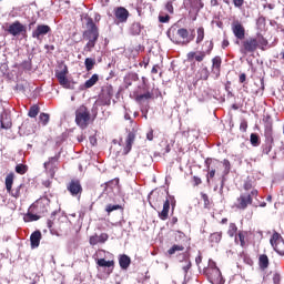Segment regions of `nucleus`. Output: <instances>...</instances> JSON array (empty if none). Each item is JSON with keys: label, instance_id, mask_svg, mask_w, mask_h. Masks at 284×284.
<instances>
[{"label": "nucleus", "instance_id": "c9c22d12", "mask_svg": "<svg viewBox=\"0 0 284 284\" xmlns=\"http://www.w3.org/2000/svg\"><path fill=\"white\" fill-rule=\"evenodd\" d=\"M94 65H97V60L94 58H85L84 67L87 72L94 70Z\"/></svg>", "mask_w": 284, "mask_h": 284}, {"label": "nucleus", "instance_id": "4468645a", "mask_svg": "<svg viewBox=\"0 0 284 284\" xmlns=\"http://www.w3.org/2000/svg\"><path fill=\"white\" fill-rule=\"evenodd\" d=\"M52 32V28L48 24H38L37 28L32 31V39H37V41H42L43 37L50 34Z\"/></svg>", "mask_w": 284, "mask_h": 284}, {"label": "nucleus", "instance_id": "cd10ccee", "mask_svg": "<svg viewBox=\"0 0 284 284\" xmlns=\"http://www.w3.org/2000/svg\"><path fill=\"white\" fill-rule=\"evenodd\" d=\"M256 42H257V48H260V50H267V45L270 44V42L267 41V39H265V37H263V34L258 33L257 38H256Z\"/></svg>", "mask_w": 284, "mask_h": 284}, {"label": "nucleus", "instance_id": "0e129e2a", "mask_svg": "<svg viewBox=\"0 0 284 284\" xmlns=\"http://www.w3.org/2000/svg\"><path fill=\"white\" fill-rule=\"evenodd\" d=\"M60 85H62V88H65L69 83H70V80L68 79V75L64 77V78H60L58 79Z\"/></svg>", "mask_w": 284, "mask_h": 284}, {"label": "nucleus", "instance_id": "338daca9", "mask_svg": "<svg viewBox=\"0 0 284 284\" xmlns=\"http://www.w3.org/2000/svg\"><path fill=\"white\" fill-rule=\"evenodd\" d=\"M206 53L204 51H200L197 55H195V61H197L199 63H201V61H203V59H205Z\"/></svg>", "mask_w": 284, "mask_h": 284}, {"label": "nucleus", "instance_id": "72a5a7b5", "mask_svg": "<svg viewBox=\"0 0 284 284\" xmlns=\"http://www.w3.org/2000/svg\"><path fill=\"white\" fill-rule=\"evenodd\" d=\"M183 250H185V246L179 245V244H174L172 247H170L168 250L166 256H174V254H176V252H183Z\"/></svg>", "mask_w": 284, "mask_h": 284}, {"label": "nucleus", "instance_id": "4be33fe9", "mask_svg": "<svg viewBox=\"0 0 284 284\" xmlns=\"http://www.w3.org/2000/svg\"><path fill=\"white\" fill-rule=\"evenodd\" d=\"M119 265L121 270H128L130 265H132V258L130 255L126 254H120L119 255Z\"/></svg>", "mask_w": 284, "mask_h": 284}, {"label": "nucleus", "instance_id": "ddd939ff", "mask_svg": "<svg viewBox=\"0 0 284 284\" xmlns=\"http://www.w3.org/2000/svg\"><path fill=\"white\" fill-rule=\"evenodd\" d=\"M203 274L206 276L207 281L212 284H225V278H223L221 268H214V270L207 271Z\"/></svg>", "mask_w": 284, "mask_h": 284}, {"label": "nucleus", "instance_id": "423d86ee", "mask_svg": "<svg viewBox=\"0 0 284 284\" xmlns=\"http://www.w3.org/2000/svg\"><path fill=\"white\" fill-rule=\"evenodd\" d=\"M170 205L172 207V214L174 213V209L176 207V199L174 195H170V192L166 191V199L163 203L162 211H158V216L161 221H168L170 216Z\"/></svg>", "mask_w": 284, "mask_h": 284}, {"label": "nucleus", "instance_id": "69168bd1", "mask_svg": "<svg viewBox=\"0 0 284 284\" xmlns=\"http://www.w3.org/2000/svg\"><path fill=\"white\" fill-rule=\"evenodd\" d=\"M273 283H274V284H281V273L275 272V273L273 274Z\"/></svg>", "mask_w": 284, "mask_h": 284}, {"label": "nucleus", "instance_id": "aec40b11", "mask_svg": "<svg viewBox=\"0 0 284 284\" xmlns=\"http://www.w3.org/2000/svg\"><path fill=\"white\" fill-rule=\"evenodd\" d=\"M223 63V60L221 59V55H216L212 59V72L219 79L221 77V65Z\"/></svg>", "mask_w": 284, "mask_h": 284}, {"label": "nucleus", "instance_id": "7ed1b4c3", "mask_svg": "<svg viewBox=\"0 0 284 284\" xmlns=\"http://www.w3.org/2000/svg\"><path fill=\"white\" fill-rule=\"evenodd\" d=\"M166 37L174 43L175 45H183V41H186L187 37H190V31L185 28H180L179 24H173L166 31Z\"/></svg>", "mask_w": 284, "mask_h": 284}, {"label": "nucleus", "instance_id": "412c9836", "mask_svg": "<svg viewBox=\"0 0 284 284\" xmlns=\"http://www.w3.org/2000/svg\"><path fill=\"white\" fill-rule=\"evenodd\" d=\"M41 231L37 230L30 235L31 250H37L41 245Z\"/></svg>", "mask_w": 284, "mask_h": 284}, {"label": "nucleus", "instance_id": "6e6552de", "mask_svg": "<svg viewBox=\"0 0 284 284\" xmlns=\"http://www.w3.org/2000/svg\"><path fill=\"white\" fill-rule=\"evenodd\" d=\"M30 206L31 212L43 216V214H48V211L50 210V199H48V196L40 197Z\"/></svg>", "mask_w": 284, "mask_h": 284}, {"label": "nucleus", "instance_id": "b1692460", "mask_svg": "<svg viewBox=\"0 0 284 284\" xmlns=\"http://www.w3.org/2000/svg\"><path fill=\"white\" fill-rule=\"evenodd\" d=\"M99 83V74L94 73L89 80L84 82L83 85L80 87V90H90V88H94Z\"/></svg>", "mask_w": 284, "mask_h": 284}, {"label": "nucleus", "instance_id": "9b49d317", "mask_svg": "<svg viewBox=\"0 0 284 284\" xmlns=\"http://www.w3.org/2000/svg\"><path fill=\"white\" fill-rule=\"evenodd\" d=\"M183 6L185 10H190V13H194L193 21H196V17L203 8H205V3L203 0H183Z\"/></svg>", "mask_w": 284, "mask_h": 284}, {"label": "nucleus", "instance_id": "f03ea898", "mask_svg": "<svg viewBox=\"0 0 284 284\" xmlns=\"http://www.w3.org/2000/svg\"><path fill=\"white\" fill-rule=\"evenodd\" d=\"M264 143L261 145L262 154H270L274 148V122L272 115H266L264 119Z\"/></svg>", "mask_w": 284, "mask_h": 284}, {"label": "nucleus", "instance_id": "5701e85b", "mask_svg": "<svg viewBox=\"0 0 284 284\" xmlns=\"http://www.w3.org/2000/svg\"><path fill=\"white\" fill-rule=\"evenodd\" d=\"M204 165L207 171L219 170V168H221V161L213 159V158H206L204 161Z\"/></svg>", "mask_w": 284, "mask_h": 284}, {"label": "nucleus", "instance_id": "a18cd8bd", "mask_svg": "<svg viewBox=\"0 0 284 284\" xmlns=\"http://www.w3.org/2000/svg\"><path fill=\"white\" fill-rule=\"evenodd\" d=\"M203 48H206L203 52H205V54H211L212 53V50H214V42L211 40V41H205L204 44H203Z\"/></svg>", "mask_w": 284, "mask_h": 284}, {"label": "nucleus", "instance_id": "09e8293b", "mask_svg": "<svg viewBox=\"0 0 284 284\" xmlns=\"http://www.w3.org/2000/svg\"><path fill=\"white\" fill-rule=\"evenodd\" d=\"M16 172H17V174H21V175L26 174V172H28V165H26L23 163L17 164Z\"/></svg>", "mask_w": 284, "mask_h": 284}, {"label": "nucleus", "instance_id": "4c0bfd02", "mask_svg": "<svg viewBox=\"0 0 284 284\" xmlns=\"http://www.w3.org/2000/svg\"><path fill=\"white\" fill-rule=\"evenodd\" d=\"M274 252L280 256H284V240L278 241L276 244L273 245Z\"/></svg>", "mask_w": 284, "mask_h": 284}, {"label": "nucleus", "instance_id": "7c9ffc66", "mask_svg": "<svg viewBox=\"0 0 284 284\" xmlns=\"http://www.w3.org/2000/svg\"><path fill=\"white\" fill-rule=\"evenodd\" d=\"M258 265L260 270H267V267H270V257L265 254L260 255Z\"/></svg>", "mask_w": 284, "mask_h": 284}, {"label": "nucleus", "instance_id": "49530a36", "mask_svg": "<svg viewBox=\"0 0 284 284\" xmlns=\"http://www.w3.org/2000/svg\"><path fill=\"white\" fill-rule=\"evenodd\" d=\"M21 187H23V184L18 185L16 189H11V192H8V194H11L13 199H19L21 196Z\"/></svg>", "mask_w": 284, "mask_h": 284}, {"label": "nucleus", "instance_id": "4d7b16f0", "mask_svg": "<svg viewBox=\"0 0 284 284\" xmlns=\"http://www.w3.org/2000/svg\"><path fill=\"white\" fill-rule=\"evenodd\" d=\"M158 19L160 23H170V14L168 13H164V14L160 13Z\"/></svg>", "mask_w": 284, "mask_h": 284}, {"label": "nucleus", "instance_id": "e433bc0d", "mask_svg": "<svg viewBox=\"0 0 284 284\" xmlns=\"http://www.w3.org/2000/svg\"><path fill=\"white\" fill-rule=\"evenodd\" d=\"M40 110H41V108H39V104L31 105L29 109V112H28V116H30V119H37Z\"/></svg>", "mask_w": 284, "mask_h": 284}, {"label": "nucleus", "instance_id": "f3484780", "mask_svg": "<svg viewBox=\"0 0 284 284\" xmlns=\"http://www.w3.org/2000/svg\"><path fill=\"white\" fill-rule=\"evenodd\" d=\"M114 17L120 23H125L130 17V11L125 7H118L114 9Z\"/></svg>", "mask_w": 284, "mask_h": 284}, {"label": "nucleus", "instance_id": "20e7f679", "mask_svg": "<svg viewBox=\"0 0 284 284\" xmlns=\"http://www.w3.org/2000/svg\"><path fill=\"white\" fill-rule=\"evenodd\" d=\"M235 45L240 47L241 54H254L258 50V42L254 37L244 38L242 41L236 40Z\"/></svg>", "mask_w": 284, "mask_h": 284}, {"label": "nucleus", "instance_id": "774afa93", "mask_svg": "<svg viewBox=\"0 0 284 284\" xmlns=\"http://www.w3.org/2000/svg\"><path fill=\"white\" fill-rule=\"evenodd\" d=\"M240 131L241 132H247V122L246 120H242L240 123Z\"/></svg>", "mask_w": 284, "mask_h": 284}, {"label": "nucleus", "instance_id": "13d9d810", "mask_svg": "<svg viewBox=\"0 0 284 284\" xmlns=\"http://www.w3.org/2000/svg\"><path fill=\"white\" fill-rule=\"evenodd\" d=\"M237 231H239V227H236V224L231 223L229 226L227 234H229V236L232 237V236H234V234H236Z\"/></svg>", "mask_w": 284, "mask_h": 284}, {"label": "nucleus", "instance_id": "2eb2a0df", "mask_svg": "<svg viewBox=\"0 0 284 284\" xmlns=\"http://www.w3.org/2000/svg\"><path fill=\"white\" fill-rule=\"evenodd\" d=\"M232 32L237 41L241 42L245 40V27H243L241 22L236 21L232 23Z\"/></svg>", "mask_w": 284, "mask_h": 284}, {"label": "nucleus", "instance_id": "de8ad7c7", "mask_svg": "<svg viewBox=\"0 0 284 284\" xmlns=\"http://www.w3.org/2000/svg\"><path fill=\"white\" fill-rule=\"evenodd\" d=\"M266 26V19L263 16H260L256 20V28L257 30H264Z\"/></svg>", "mask_w": 284, "mask_h": 284}, {"label": "nucleus", "instance_id": "bb28decb", "mask_svg": "<svg viewBox=\"0 0 284 284\" xmlns=\"http://www.w3.org/2000/svg\"><path fill=\"white\" fill-rule=\"evenodd\" d=\"M31 88L32 87L30 82H28L27 80H23L22 82H19L16 84L14 90H17L18 92H22L24 94L27 90L29 91L32 90Z\"/></svg>", "mask_w": 284, "mask_h": 284}, {"label": "nucleus", "instance_id": "9d476101", "mask_svg": "<svg viewBox=\"0 0 284 284\" xmlns=\"http://www.w3.org/2000/svg\"><path fill=\"white\" fill-rule=\"evenodd\" d=\"M112 97H114V88L111 84L102 87L97 102L100 105H110L112 103Z\"/></svg>", "mask_w": 284, "mask_h": 284}, {"label": "nucleus", "instance_id": "bf43d9fd", "mask_svg": "<svg viewBox=\"0 0 284 284\" xmlns=\"http://www.w3.org/2000/svg\"><path fill=\"white\" fill-rule=\"evenodd\" d=\"M232 82L227 81L225 84V92L227 93L226 97L227 99H231L232 97H234V93H232Z\"/></svg>", "mask_w": 284, "mask_h": 284}, {"label": "nucleus", "instance_id": "37998d69", "mask_svg": "<svg viewBox=\"0 0 284 284\" xmlns=\"http://www.w3.org/2000/svg\"><path fill=\"white\" fill-rule=\"evenodd\" d=\"M227 174H230V169H224L223 175L221 179V185H220V194H223V187H225V181H227Z\"/></svg>", "mask_w": 284, "mask_h": 284}, {"label": "nucleus", "instance_id": "8fccbe9b", "mask_svg": "<svg viewBox=\"0 0 284 284\" xmlns=\"http://www.w3.org/2000/svg\"><path fill=\"white\" fill-rule=\"evenodd\" d=\"M281 240H283V236H281L278 232H274L271 240H270V243H271L272 247L274 245H276V243H278V241H281Z\"/></svg>", "mask_w": 284, "mask_h": 284}, {"label": "nucleus", "instance_id": "a878e982", "mask_svg": "<svg viewBox=\"0 0 284 284\" xmlns=\"http://www.w3.org/2000/svg\"><path fill=\"white\" fill-rule=\"evenodd\" d=\"M98 267H108L109 274L114 270V261H106L105 258L97 260Z\"/></svg>", "mask_w": 284, "mask_h": 284}, {"label": "nucleus", "instance_id": "6e6d98bb", "mask_svg": "<svg viewBox=\"0 0 284 284\" xmlns=\"http://www.w3.org/2000/svg\"><path fill=\"white\" fill-rule=\"evenodd\" d=\"M200 75H201L202 81H207V79H210V70H207V67H205L201 70Z\"/></svg>", "mask_w": 284, "mask_h": 284}, {"label": "nucleus", "instance_id": "473e14b6", "mask_svg": "<svg viewBox=\"0 0 284 284\" xmlns=\"http://www.w3.org/2000/svg\"><path fill=\"white\" fill-rule=\"evenodd\" d=\"M141 30H143V26H141L140 22H133L130 28L132 37H139V34H141Z\"/></svg>", "mask_w": 284, "mask_h": 284}, {"label": "nucleus", "instance_id": "a211bd4d", "mask_svg": "<svg viewBox=\"0 0 284 284\" xmlns=\"http://www.w3.org/2000/svg\"><path fill=\"white\" fill-rule=\"evenodd\" d=\"M103 189L102 194L110 195L114 190H119V179H113L109 182H105L104 184L101 185Z\"/></svg>", "mask_w": 284, "mask_h": 284}, {"label": "nucleus", "instance_id": "6ab92c4d", "mask_svg": "<svg viewBox=\"0 0 284 284\" xmlns=\"http://www.w3.org/2000/svg\"><path fill=\"white\" fill-rule=\"evenodd\" d=\"M253 199L252 194H241L237 199V209L247 210V205H252Z\"/></svg>", "mask_w": 284, "mask_h": 284}, {"label": "nucleus", "instance_id": "dca6fc26", "mask_svg": "<svg viewBox=\"0 0 284 284\" xmlns=\"http://www.w3.org/2000/svg\"><path fill=\"white\" fill-rule=\"evenodd\" d=\"M0 128L1 130H10L12 128V118L10 112L3 110L0 114Z\"/></svg>", "mask_w": 284, "mask_h": 284}, {"label": "nucleus", "instance_id": "052dcab7", "mask_svg": "<svg viewBox=\"0 0 284 284\" xmlns=\"http://www.w3.org/2000/svg\"><path fill=\"white\" fill-rule=\"evenodd\" d=\"M134 139H136V134L132 131H130L126 135V140L125 142L126 143H131V144H134Z\"/></svg>", "mask_w": 284, "mask_h": 284}, {"label": "nucleus", "instance_id": "a19ab883", "mask_svg": "<svg viewBox=\"0 0 284 284\" xmlns=\"http://www.w3.org/2000/svg\"><path fill=\"white\" fill-rule=\"evenodd\" d=\"M221 239H223L222 233L215 232L210 235L209 241L210 243H221Z\"/></svg>", "mask_w": 284, "mask_h": 284}, {"label": "nucleus", "instance_id": "2f4dec72", "mask_svg": "<svg viewBox=\"0 0 284 284\" xmlns=\"http://www.w3.org/2000/svg\"><path fill=\"white\" fill-rule=\"evenodd\" d=\"M6 190L7 192H12V185H14V173H9L7 176H6Z\"/></svg>", "mask_w": 284, "mask_h": 284}, {"label": "nucleus", "instance_id": "393cba45", "mask_svg": "<svg viewBox=\"0 0 284 284\" xmlns=\"http://www.w3.org/2000/svg\"><path fill=\"white\" fill-rule=\"evenodd\" d=\"M41 219V215L39 213L32 212L31 206L29 207L27 214L23 216L24 223H32L34 221H39Z\"/></svg>", "mask_w": 284, "mask_h": 284}, {"label": "nucleus", "instance_id": "f257e3e1", "mask_svg": "<svg viewBox=\"0 0 284 284\" xmlns=\"http://www.w3.org/2000/svg\"><path fill=\"white\" fill-rule=\"evenodd\" d=\"M85 28L87 30L82 33L83 40L87 41L84 52H92L97 47V43H99V27L94 22V19L89 17L87 18Z\"/></svg>", "mask_w": 284, "mask_h": 284}, {"label": "nucleus", "instance_id": "ea45409f", "mask_svg": "<svg viewBox=\"0 0 284 284\" xmlns=\"http://www.w3.org/2000/svg\"><path fill=\"white\" fill-rule=\"evenodd\" d=\"M203 39H205V29L203 27L197 28V37L195 43L199 45L203 43Z\"/></svg>", "mask_w": 284, "mask_h": 284}, {"label": "nucleus", "instance_id": "f704fd0d", "mask_svg": "<svg viewBox=\"0 0 284 284\" xmlns=\"http://www.w3.org/2000/svg\"><path fill=\"white\" fill-rule=\"evenodd\" d=\"M250 143L253 148H258L261 145V135L258 133H251Z\"/></svg>", "mask_w": 284, "mask_h": 284}, {"label": "nucleus", "instance_id": "58836bf2", "mask_svg": "<svg viewBox=\"0 0 284 284\" xmlns=\"http://www.w3.org/2000/svg\"><path fill=\"white\" fill-rule=\"evenodd\" d=\"M20 68H22V70H26L27 72H31V70H32V55H29L28 60L22 61V63H20Z\"/></svg>", "mask_w": 284, "mask_h": 284}, {"label": "nucleus", "instance_id": "39448f33", "mask_svg": "<svg viewBox=\"0 0 284 284\" xmlns=\"http://www.w3.org/2000/svg\"><path fill=\"white\" fill-rule=\"evenodd\" d=\"M90 119H92V115L90 113V110H88V106L82 104L75 110V123L82 130H85V128H88Z\"/></svg>", "mask_w": 284, "mask_h": 284}, {"label": "nucleus", "instance_id": "c756f323", "mask_svg": "<svg viewBox=\"0 0 284 284\" xmlns=\"http://www.w3.org/2000/svg\"><path fill=\"white\" fill-rule=\"evenodd\" d=\"M139 80V74L135 72H129L125 77H124V84L126 85V88H130V85H132L133 81H138Z\"/></svg>", "mask_w": 284, "mask_h": 284}, {"label": "nucleus", "instance_id": "603ef678", "mask_svg": "<svg viewBox=\"0 0 284 284\" xmlns=\"http://www.w3.org/2000/svg\"><path fill=\"white\" fill-rule=\"evenodd\" d=\"M178 261L180 263H187V261H190V253L184 252L178 255Z\"/></svg>", "mask_w": 284, "mask_h": 284}, {"label": "nucleus", "instance_id": "5fc2aeb1", "mask_svg": "<svg viewBox=\"0 0 284 284\" xmlns=\"http://www.w3.org/2000/svg\"><path fill=\"white\" fill-rule=\"evenodd\" d=\"M190 270H192V261H187L186 265L182 266V271L184 273V281L185 278H187V273L190 272Z\"/></svg>", "mask_w": 284, "mask_h": 284}, {"label": "nucleus", "instance_id": "79ce46f5", "mask_svg": "<svg viewBox=\"0 0 284 284\" xmlns=\"http://www.w3.org/2000/svg\"><path fill=\"white\" fill-rule=\"evenodd\" d=\"M116 210H123V206L121 204H108L105 206L108 214H112V212H116Z\"/></svg>", "mask_w": 284, "mask_h": 284}, {"label": "nucleus", "instance_id": "0eeeda50", "mask_svg": "<svg viewBox=\"0 0 284 284\" xmlns=\"http://www.w3.org/2000/svg\"><path fill=\"white\" fill-rule=\"evenodd\" d=\"M165 194H168V192L158 190L151 191L148 195L150 206L153 210H161V205H163V201H165Z\"/></svg>", "mask_w": 284, "mask_h": 284}, {"label": "nucleus", "instance_id": "864d4df0", "mask_svg": "<svg viewBox=\"0 0 284 284\" xmlns=\"http://www.w3.org/2000/svg\"><path fill=\"white\" fill-rule=\"evenodd\" d=\"M98 101L94 102V104L92 105V109H91V116H92V120L94 121V119H97L98 114H99V105H98Z\"/></svg>", "mask_w": 284, "mask_h": 284}, {"label": "nucleus", "instance_id": "f8f14e48", "mask_svg": "<svg viewBox=\"0 0 284 284\" xmlns=\"http://www.w3.org/2000/svg\"><path fill=\"white\" fill-rule=\"evenodd\" d=\"M68 192L74 197L81 200V194H83V186L81 185V180L73 179L67 185Z\"/></svg>", "mask_w": 284, "mask_h": 284}, {"label": "nucleus", "instance_id": "e2e57ef3", "mask_svg": "<svg viewBox=\"0 0 284 284\" xmlns=\"http://www.w3.org/2000/svg\"><path fill=\"white\" fill-rule=\"evenodd\" d=\"M108 239H110L108 233H102V234L98 235L99 243H105V241H108Z\"/></svg>", "mask_w": 284, "mask_h": 284}, {"label": "nucleus", "instance_id": "c85d7f7f", "mask_svg": "<svg viewBox=\"0 0 284 284\" xmlns=\"http://www.w3.org/2000/svg\"><path fill=\"white\" fill-rule=\"evenodd\" d=\"M153 97H154V93L146 90L144 93L138 94L135 97V101L136 103H143V101H150V99H152Z\"/></svg>", "mask_w": 284, "mask_h": 284}, {"label": "nucleus", "instance_id": "680f3d73", "mask_svg": "<svg viewBox=\"0 0 284 284\" xmlns=\"http://www.w3.org/2000/svg\"><path fill=\"white\" fill-rule=\"evenodd\" d=\"M237 236L240 240L241 247H245V233L243 231H240Z\"/></svg>", "mask_w": 284, "mask_h": 284}, {"label": "nucleus", "instance_id": "1a4fd4ad", "mask_svg": "<svg viewBox=\"0 0 284 284\" xmlns=\"http://www.w3.org/2000/svg\"><path fill=\"white\" fill-rule=\"evenodd\" d=\"M4 32L11 34V37H28V27L17 20L9 24V27L4 29Z\"/></svg>", "mask_w": 284, "mask_h": 284}, {"label": "nucleus", "instance_id": "3c124183", "mask_svg": "<svg viewBox=\"0 0 284 284\" xmlns=\"http://www.w3.org/2000/svg\"><path fill=\"white\" fill-rule=\"evenodd\" d=\"M39 120H40V123H42V125H48V123H50V114L48 113H40L39 115Z\"/></svg>", "mask_w": 284, "mask_h": 284}, {"label": "nucleus", "instance_id": "c03bdc74", "mask_svg": "<svg viewBox=\"0 0 284 284\" xmlns=\"http://www.w3.org/2000/svg\"><path fill=\"white\" fill-rule=\"evenodd\" d=\"M212 270H219V266H216V262H214V260L210 258L207 266L203 268V274L205 272H212Z\"/></svg>", "mask_w": 284, "mask_h": 284}]
</instances>
